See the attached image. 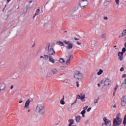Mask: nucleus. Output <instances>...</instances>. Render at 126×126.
Here are the masks:
<instances>
[{"label":"nucleus","instance_id":"obj_1","mask_svg":"<svg viewBox=\"0 0 126 126\" xmlns=\"http://www.w3.org/2000/svg\"><path fill=\"white\" fill-rule=\"evenodd\" d=\"M35 112L39 115H44L46 112L45 110V106L43 104H38L35 108Z\"/></svg>","mask_w":126,"mask_h":126},{"label":"nucleus","instance_id":"obj_2","mask_svg":"<svg viewBox=\"0 0 126 126\" xmlns=\"http://www.w3.org/2000/svg\"><path fill=\"white\" fill-rule=\"evenodd\" d=\"M123 122L121 118V113H118L116 117L113 119V126H120Z\"/></svg>","mask_w":126,"mask_h":126},{"label":"nucleus","instance_id":"obj_3","mask_svg":"<svg viewBox=\"0 0 126 126\" xmlns=\"http://www.w3.org/2000/svg\"><path fill=\"white\" fill-rule=\"evenodd\" d=\"M74 77L76 79H78V80H81L84 78V76L81 72H80V71L76 70L74 72Z\"/></svg>","mask_w":126,"mask_h":126},{"label":"nucleus","instance_id":"obj_4","mask_svg":"<svg viewBox=\"0 0 126 126\" xmlns=\"http://www.w3.org/2000/svg\"><path fill=\"white\" fill-rule=\"evenodd\" d=\"M49 46H47L46 47V51H48L47 54L49 56V57H50V56H55V55H56V52H55V51L54 50V49L53 48H50L49 50Z\"/></svg>","mask_w":126,"mask_h":126},{"label":"nucleus","instance_id":"obj_5","mask_svg":"<svg viewBox=\"0 0 126 126\" xmlns=\"http://www.w3.org/2000/svg\"><path fill=\"white\" fill-rule=\"evenodd\" d=\"M64 43L66 45H68L66 47V49H67L68 50H71V49L73 47V44H72V43L70 42V41H69L64 40Z\"/></svg>","mask_w":126,"mask_h":126},{"label":"nucleus","instance_id":"obj_6","mask_svg":"<svg viewBox=\"0 0 126 126\" xmlns=\"http://www.w3.org/2000/svg\"><path fill=\"white\" fill-rule=\"evenodd\" d=\"M88 5V1L85 0H83V1H81L80 2V6L81 7L83 8V7H85V6H87V5Z\"/></svg>","mask_w":126,"mask_h":126},{"label":"nucleus","instance_id":"obj_7","mask_svg":"<svg viewBox=\"0 0 126 126\" xmlns=\"http://www.w3.org/2000/svg\"><path fill=\"white\" fill-rule=\"evenodd\" d=\"M111 84V79L109 78H106L105 80L104 81V86H108V85H110Z\"/></svg>","mask_w":126,"mask_h":126},{"label":"nucleus","instance_id":"obj_8","mask_svg":"<svg viewBox=\"0 0 126 126\" xmlns=\"http://www.w3.org/2000/svg\"><path fill=\"white\" fill-rule=\"evenodd\" d=\"M121 106L122 107H124L125 106H126V96H123L122 99H121Z\"/></svg>","mask_w":126,"mask_h":126},{"label":"nucleus","instance_id":"obj_9","mask_svg":"<svg viewBox=\"0 0 126 126\" xmlns=\"http://www.w3.org/2000/svg\"><path fill=\"white\" fill-rule=\"evenodd\" d=\"M103 121L107 126H111V121L105 118H103Z\"/></svg>","mask_w":126,"mask_h":126},{"label":"nucleus","instance_id":"obj_10","mask_svg":"<svg viewBox=\"0 0 126 126\" xmlns=\"http://www.w3.org/2000/svg\"><path fill=\"white\" fill-rule=\"evenodd\" d=\"M91 47L93 48H96V46L97 45V42L95 40H92L91 41Z\"/></svg>","mask_w":126,"mask_h":126},{"label":"nucleus","instance_id":"obj_11","mask_svg":"<svg viewBox=\"0 0 126 126\" xmlns=\"http://www.w3.org/2000/svg\"><path fill=\"white\" fill-rule=\"evenodd\" d=\"M6 86V85L4 83H2L0 84V91H1L2 90H4L5 89V87Z\"/></svg>","mask_w":126,"mask_h":126},{"label":"nucleus","instance_id":"obj_12","mask_svg":"<svg viewBox=\"0 0 126 126\" xmlns=\"http://www.w3.org/2000/svg\"><path fill=\"white\" fill-rule=\"evenodd\" d=\"M30 104V99L28 98L25 104L24 108H29Z\"/></svg>","mask_w":126,"mask_h":126},{"label":"nucleus","instance_id":"obj_13","mask_svg":"<svg viewBox=\"0 0 126 126\" xmlns=\"http://www.w3.org/2000/svg\"><path fill=\"white\" fill-rule=\"evenodd\" d=\"M99 36L100 38H101V39H105V38L107 37V34L105 33L102 32L99 35Z\"/></svg>","mask_w":126,"mask_h":126},{"label":"nucleus","instance_id":"obj_14","mask_svg":"<svg viewBox=\"0 0 126 126\" xmlns=\"http://www.w3.org/2000/svg\"><path fill=\"white\" fill-rule=\"evenodd\" d=\"M123 56H124L123 53L119 52L118 56H119V60H120V61H123Z\"/></svg>","mask_w":126,"mask_h":126},{"label":"nucleus","instance_id":"obj_15","mask_svg":"<svg viewBox=\"0 0 126 126\" xmlns=\"http://www.w3.org/2000/svg\"><path fill=\"white\" fill-rule=\"evenodd\" d=\"M121 88H126V77L121 85Z\"/></svg>","mask_w":126,"mask_h":126},{"label":"nucleus","instance_id":"obj_16","mask_svg":"<svg viewBox=\"0 0 126 126\" xmlns=\"http://www.w3.org/2000/svg\"><path fill=\"white\" fill-rule=\"evenodd\" d=\"M75 121L76 123H79L81 121V116L78 115L75 117Z\"/></svg>","mask_w":126,"mask_h":126},{"label":"nucleus","instance_id":"obj_17","mask_svg":"<svg viewBox=\"0 0 126 126\" xmlns=\"http://www.w3.org/2000/svg\"><path fill=\"white\" fill-rule=\"evenodd\" d=\"M40 8L38 9H37L35 11V13L33 15V19L37 16V15H39V12H40Z\"/></svg>","mask_w":126,"mask_h":126},{"label":"nucleus","instance_id":"obj_18","mask_svg":"<svg viewBox=\"0 0 126 126\" xmlns=\"http://www.w3.org/2000/svg\"><path fill=\"white\" fill-rule=\"evenodd\" d=\"M68 123H69L68 125V126H72V125L74 124V120L73 119H69Z\"/></svg>","mask_w":126,"mask_h":126},{"label":"nucleus","instance_id":"obj_19","mask_svg":"<svg viewBox=\"0 0 126 126\" xmlns=\"http://www.w3.org/2000/svg\"><path fill=\"white\" fill-rule=\"evenodd\" d=\"M49 62L50 63H55V59H54V58H53L52 56H49Z\"/></svg>","mask_w":126,"mask_h":126},{"label":"nucleus","instance_id":"obj_20","mask_svg":"<svg viewBox=\"0 0 126 126\" xmlns=\"http://www.w3.org/2000/svg\"><path fill=\"white\" fill-rule=\"evenodd\" d=\"M78 9H79V7L78 6H75L72 10V12H76V11H78Z\"/></svg>","mask_w":126,"mask_h":126},{"label":"nucleus","instance_id":"obj_21","mask_svg":"<svg viewBox=\"0 0 126 126\" xmlns=\"http://www.w3.org/2000/svg\"><path fill=\"white\" fill-rule=\"evenodd\" d=\"M104 72V70L102 69H99L98 71L97 72V75H101V74H103Z\"/></svg>","mask_w":126,"mask_h":126},{"label":"nucleus","instance_id":"obj_22","mask_svg":"<svg viewBox=\"0 0 126 126\" xmlns=\"http://www.w3.org/2000/svg\"><path fill=\"white\" fill-rule=\"evenodd\" d=\"M52 71L54 74H57L59 72V70H58V69L56 68H53Z\"/></svg>","mask_w":126,"mask_h":126},{"label":"nucleus","instance_id":"obj_23","mask_svg":"<svg viewBox=\"0 0 126 126\" xmlns=\"http://www.w3.org/2000/svg\"><path fill=\"white\" fill-rule=\"evenodd\" d=\"M64 96H63V99H62L60 100V104H61V105H64V104H65V102H64Z\"/></svg>","mask_w":126,"mask_h":126},{"label":"nucleus","instance_id":"obj_24","mask_svg":"<svg viewBox=\"0 0 126 126\" xmlns=\"http://www.w3.org/2000/svg\"><path fill=\"white\" fill-rule=\"evenodd\" d=\"M85 114H86V110H82V111L81 112V115H82L83 118H85Z\"/></svg>","mask_w":126,"mask_h":126},{"label":"nucleus","instance_id":"obj_25","mask_svg":"<svg viewBox=\"0 0 126 126\" xmlns=\"http://www.w3.org/2000/svg\"><path fill=\"white\" fill-rule=\"evenodd\" d=\"M56 44L59 46H61V47H63V42L62 41H58L56 43Z\"/></svg>","mask_w":126,"mask_h":126},{"label":"nucleus","instance_id":"obj_26","mask_svg":"<svg viewBox=\"0 0 126 126\" xmlns=\"http://www.w3.org/2000/svg\"><path fill=\"white\" fill-rule=\"evenodd\" d=\"M80 100H81V101H82V102H85V95H82V96H81V97H80Z\"/></svg>","mask_w":126,"mask_h":126},{"label":"nucleus","instance_id":"obj_27","mask_svg":"<svg viewBox=\"0 0 126 126\" xmlns=\"http://www.w3.org/2000/svg\"><path fill=\"white\" fill-rule=\"evenodd\" d=\"M123 125L124 126H126V115L124 117V119L123 120Z\"/></svg>","mask_w":126,"mask_h":126},{"label":"nucleus","instance_id":"obj_28","mask_svg":"<svg viewBox=\"0 0 126 126\" xmlns=\"http://www.w3.org/2000/svg\"><path fill=\"white\" fill-rule=\"evenodd\" d=\"M126 29L125 30H124L122 33V35H123V36H126Z\"/></svg>","mask_w":126,"mask_h":126},{"label":"nucleus","instance_id":"obj_29","mask_svg":"<svg viewBox=\"0 0 126 126\" xmlns=\"http://www.w3.org/2000/svg\"><path fill=\"white\" fill-rule=\"evenodd\" d=\"M103 47H108V42H107V41H104V42H103Z\"/></svg>","mask_w":126,"mask_h":126},{"label":"nucleus","instance_id":"obj_30","mask_svg":"<svg viewBox=\"0 0 126 126\" xmlns=\"http://www.w3.org/2000/svg\"><path fill=\"white\" fill-rule=\"evenodd\" d=\"M116 4L119 6L120 5V0H115Z\"/></svg>","mask_w":126,"mask_h":126},{"label":"nucleus","instance_id":"obj_31","mask_svg":"<svg viewBox=\"0 0 126 126\" xmlns=\"http://www.w3.org/2000/svg\"><path fill=\"white\" fill-rule=\"evenodd\" d=\"M69 63H70V60L69 59H68L67 61H66V64L67 65H68V64H69Z\"/></svg>","mask_w":126,"mask_h":126},{"label":"nucleus","instance_id":"obj_32","mask_svg":"<svg viewBox=\"0 0 126 126\" xmlns=\"http://www.w3.org/2000/svg\"><path fill=\"white\" fill-rule=\"evenodd\" d=\"M72 59H73V57L72 56V55H71V54H70L69 55V59H68V60H72Z\"/></svg>","mask_w":126,"mask_h":126},{"label":"nucleus","instance_id":"obj_33","mask_svg":"<svg viewBox=\"0 0 126 126\" xmlns=\"http://www.w3.org/2000/svg\"><path fill=\"white\" fill-rule=\"evenodd\" d=\"M60 70H63L65 69V67L63 66H62L60 67Z\"/></svg>","mask_w":126,"mask_h":126},{"label":"nucleus","instance_id":"obj_34","mask_svg":"<svg viewBox=\"0 0 126 126\" xmlns=\"http://www.w3.org/2000/svg\"><path fill=\"white\" fill-rule=\"evenodd\" d=\"M99 101V98H97L94 100V104H96V103H98V101Z\"/></svg>","mask_w":126,"mask_h":126},{"label":"nucleus","instance_id":"obj_35","mask_svg":"<svg viewBox=\"0 0 126 126\" xmlns=\"http://www.w3.org/2000/svg\"><path fill=\"white\" fill-rule=\"evenodd\" d=\"M126 48L124 47L122 49V52L121 53H123V54H125V53H126Z\"/></svg>","mask_w":126,"mask_h":126},{"label":"nucleus","instance_id":"obj_36","mask_svg":"<svg viewBox=\"0 0 126 126\" xmlns=\"http://www.w3.org/2000/svg\"><path fill=\"white\" fill-rule=\"evenodd\" d=\"M60 63H64V60L63 58H61L60 59Z\"/></svg>","mask_w":126,"mask_h":126},{"label":"nucleus","instance_id":"obj_37","mask_svg":"<svg viewBox=\"0 0 126 126\" xmlns=\"http://www.w3.org/2000/svg\"><path fill=\"white\" fill-rule=\"evenodd\" d=\"M44 59L45 60H48L49 59V55H44Z\"/></svg>","mask_w":126,"mask_h":126},{"label":"nucleus","instance_id":"obj_38","mask_svg":"<svg viewBox=\"0 0 126 126\" xmlns=\"http://www.w3.org/2000/svg\"><path fill=\"white\" fill-rule=\"evenodd\" d=\"M83 109H84V110L86 111V110L88 109V106L86 105L85 107L83 108Z\"/></svg>","mask_w":126,"mask_h":126},{"label":"nucleus","instance_id":"obj_39","mask_svg":"<svg viewBox=\"0 0 126 126\" xmlns=\"http://www.w3.org/2000/svg\"><path fill=\"white\" fill-rule=\"evenodd\" d=\"M91 109H92V107L89 108L87 109V112H90V111H91Z\"/></svg>","mask_w":126,"mask_h":126},{"label":"nucleus","instance_id":"obj_40","mask_svg":"<svg viewBox=\"0 0 126 126\" xmlns=\"http://www.w3.org/2000/svg\"><path fill=\"white\" fill-rule=\"evenodd\" d=\"M124 70H125V68H124V67L120 68V71H124Z\"/></svg>","mask_w":126,"mask_h":126},{"label":"nucleus","instance_id":"obj_41","mask_svg":"<svg viewBox=\"0 0 126 126\" xmlns=\"http://www.w3.org/2000/svg\"><path fill=\"white\" fill-rule=\"evenodd\" d=\"M76 84L77 87H79V82H76Z\"/></svg>","mask_w":126,"mask_h":126},{"label":"nucleus","instance_id":"obj_42","mask_svg":"<svg viewBox=\"0 0 126 126\" xmlns=\"http://www.w3.org/2000/svg\"><path fill=\"white\" fill-rule=\"evenodd\" d=\"M125 77H126V74H124L122 75V78H125Z\"/></svg>","mask_w":126,"mask_h":126},{"label":"nucleus","instance_id":"obj_43","mask_svg":"<svg viewBox=\"0 0 126 126\" xmlns=\"http://www.w3.org/2000/svg\"><path fill=\"white\" fill-rule=\"evenodd\" d=\"M118 87H119V86H118V85H117V86L115 87V89H114L115 92L117 91V89H118Z\"/></svg>","mask_w":126,"mask_h":126},{"label":"nucleus","instance_id":"obj_44","mask_svg":"<svg viewBox=\"0 0 126 126\" xmlns=\"http://www.w3.org/2000/svg\"><path fill=\"white\" fill-rule=\"evenodd\" d=\"M81 96L79 94L77 95V99H80Z\"/></svg>","mask_w":126,"mask_h":126},{"label":"nucleus","instance_id":"obj_45","mask_svg":"<svg viewBox=\"0 0 126 126\" xmlns=\"http://www.w3.org/2000/svg\"><path fill=\"white\" fill-rule=\"evenodd\" d=\"M122 37H124V35H123V34L119 35V38H122Z\"/></svg>","mask_w":126,"mask_h":126},{"label":"nucleus","instance_id":"obj_46","mask_svg":"<svg viewBox=\"0 0 126 126\" xmlns=\"http://www.w3.org/2000/svg\"><path fill=\"white\" fill-rule=\"evenodd\" d=\"M107 2H111V0H105Z\"/></svg>","mask_w":126,"mask_h":126},{"label":"nucleus","instance_id":"obj_47","mask_svg":"<svg viewBox=\"0 0 126 126\" xmlns=\"http://www.w3.org/2000/svg\"><path fill=\"white\" fill-rule=\"evenodd\" d=\"M74 40H75L76 41H77L78 40H79V38H77L76 37H74Z\"/></svg>","mask_w":126,"mask_h":126},{"label":"nucleus","instance_id":"obj_48","mask_svg":"<svg viewBox=\"0 0 126 126\" xmlns=\"http://www.w3.org/2000/svg\"><path fill=\"white\" fill-rule=\"evenodd\" d=\"M13 87H14L13 85H12L10 87V89H13Z\"/></svg>","mask_w":126,"mask_h":126},{"label":"nucleus","instance_id":"obj_49","mask_svg":"<svg viewBox=\"0 0 126 126\" xmlns=\"http://www.w3.org/2000/svg\"><path fill=\"white\" fill-rule=\"evenodd\" d=\"M104 19H105V20H108V17H105L104 18Z\"/></svg>","mask_w":126,"mask_h":126},{"label":"nucleus","instance_id":"obj_50","mask_svg":"<svg viewBox=\"0 0 126 126\" xmlns=\"http://www.w3.org/2000/svg\"><path fill=\"white\" fill-rule=\"evenodd\" d=\"M77 45H81V43H79L78 41L77 42Z\"/></svg>","mask_w":126,"mask_h":126},{"label":"nucleus","instance_id":"obj_51","mask_svg":"<svg viewBox=\"0 0 126 126\" xmlns=\"http://www.w3.org/2000/svg\"><path fill=\"white\" fill-rule=\"evenodd\" d=\"M40 59H45V57L42 56H40Z\"/></svg>","mask_w":126,"mask_h":126},{"label":"nucleus","instance_id":"obj_52","mask_svg":"<svg viewBox=\"0 0 126 126\" xmlns=\"http://www.w3.org/2000/svg\"><path fill=\"white\" fill-rule=\"evenodd\" d=\"M80 96H85V94H81Z\"/></svg>","mask_w":126,"mask_h":126},{"label":"nucleus","instance_id":"obj_53","mask_svg":"<svg viewBox=\"0 0 126 126\" xmlns=\"http://www.w3.org/2000/svg\"><path fill=\"white\" fill-rule=\"evenodd\" d=\"M116 95V91H114L113 93V96H115Z\"/></svg>","mask_w":126,"mask_h":126},{"label":"nucleus","instance_id":"obj_54","mask_svg":"<svg viewBox=\"0 0 126 126\" xmlns=\"http://www.w3.org/2000/svg\"><path fill=\"white\" fill-rule=\"evenodd\" d=\"M97 86H98V87H100L101 86V84H97Z\"/></svg>","mask_w":126,"mask_h":126},{"label":"nucleus","instance_id":"obj_55","mask_svg":"<svg viewBox=\"0 0 126 126\" xmlns=\"http://www.w3.org/2000/svg\"><path fill=\"white\" fill-rule=\"evenodd\" d=\"M11 1V0H7L8 3L9 2V1Z\"/></svg>","mask_w":126,"mask_h":126},{"label":"nucleus","instance_id":"obj_56","mask_svg":"<svg viewBox=\"0 0 126 126\" xmlns=\"http://www.w3.org/2000/svg\"><path fill=\"white\" fill-rule=\"evenodd\" d=\"M22 102H23L22 100H20V101L19 102V103H22Z\"/></svg>","mask_w":126,"mask_h":126},{"label":"nucleus","instance_id":"obj_57","mask_svg":"<svg viewBox=\"0 0 126 126\" xmlns=\"http://www.w3.org/2000/svg\"><path fill=\"white\" fill-rule=\"evenodd\" d=\"M103 82H104V81H101L100 82L101 84H103Z\"/></svg>","mask_w":126,"mask_h":126},{"label":"nucleus","instance_id":"obj_58","mask_svg":"<svg viewBox=\"0 0 126 126\" xmlns=\"http://www.w3.org/2000/svg\"><path fill=\"white\" fill-rule=\"evenodd\" d=\"M77 101V100H75V101L73 102V104H75V103H76Z\"/></svg>","mask_w":126,"mask_h":126},{"label":"nucleus","instance_id":"obj_59","mask_svg":"<svg viewBox=\"0 0 126 126\" xmlns=\"http://www.w3.org/2000/svg\"><path fill=\"white\" fill-rule=\"evenodd\" d=\"M116 104H114V105H113V107H114V108H116Z\"/></svg>","mask_w":126,"mask_h":126},{"label":"nucleus","instance_id":"obj_60","mask_svg":"<svg viewBox=\"0 0 126 126\" xmlns=\"http://www.w3.org/2000/svg\"><path fill=\"white\" fill-rule=\"evenodd\" d=\"M114 48H117V45H115V46H114Z\"/></svg>","mask_w":126,"mask_h":126},{"label":"nucleus","instance_id":"obj_61","mask_svg":"<svg viewBox=\"0 0 126 126\" xmlns=\"http://www.w3.org/2000/svg\"><path fill=\"white\" fill-rule=\"evenodd\" d=\"M47 78H48V77H51V76H46Z\"/></svg>","mask_w":126,"mask_h":126},{"label":"nucleus","instance_id":"obj_62","mask_svg":"<svg viewBox=\"0 0 126 126\" xmlns=\"http://www.w3.org/2000/svg\"><path fill=\"white\" fill-rule=\"evenodd\" d=\"M64 32H65V33H66V32H67V31H65Z\"/></svg>","mask_w":126,"mask_h":126},{"label":"nucleus","instance_id":"obj_63","mask_svg":"<svg viewBox=\"0 0 126 126\" xmlns=\"http://www.w3.org/2000/svg\"><path fill=\"white\" fill-rule=\"evenodd\" d=\"M28 112H30V109H29V110H28Z\"/></svg>","mask_w":126,"mask_h":126},{"label":"nucleus","instance_id":"obj_64","mask_svg":"<svg viewBox=\"0 0 126 126\" xmlns=\"http://www.w3.org/2000/svg\"><path fill=\"white\" fill-rule=\"evenodd\" d=\"M31 2H32V1H30V3H31Z\"/></svg>","mask_w":126,"mask_h":126}]
</instances>
